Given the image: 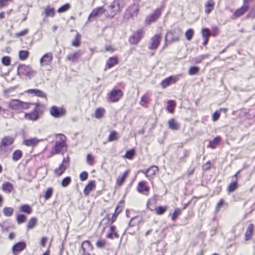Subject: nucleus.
I'll return each mask as SVG.
<instances>
[{"mask_svg": "<svg viewBox=\"0 0 255 255\" xmlns=\"http://www.w3.org/2000/svg\"><path fill=\"white\" fill-rule=\"evenodd\" d=\"M25 92L28 94H31L33 96H37L38 97L46 98V95L45 94V93L42 91L37 89H29L27 90Z\"/></svg>", "mask_w": 255, "mask_h": 255, "instance_id": "a878e982", "label": "nucleus"}, {"mask_svg": "<svg viewBox=\"0 0 255 255\" xmlns=\"http://www.w3.org/2000/svg\"><path fill=\"white\" fill-rule=\"evenodd\" d=\"M155 201L154 200H153L152 198H149L147 200L146 204L147 209H149L151 211H153V209L150 208V206H151L152 205L155 204Z\"/></svg>", "mask_w": 255, "mask_h": 255, "instance_id": "69168bd1", "label": "nucleus"}, {"mask_svg": "<svg viewBox=\"0 0 255 255\" xmlns=\"http://www.w3.org/2000/svg\"><path fill=\"white\" fill-rule=\"evenodd\" d=\"M53 60L52 54L50 52L45 53L40 59V63L41 66L49 65Z\"/></svg>", "mask_w": 255, "mask_h": 255, "instance_id": "5701e85b", "label": "nucleus"}, {"mask_svg": "<svg viewBox=\"0 0 255 255\" xmlns=\"http://www.w3.org/2000/svg\"><path fill=\"white\" fill-rule=\"evenodd\" d=\"M221 140L222 138L220 136L215 137L212 140L209 141L208 147L215 149L221 141Z\"/></svg>", "mask_w": 255, "mask_h": 255, "instance_id": "e433bc0d", "label": "nucleus"}, {"mask_svg": "<svg viewBox=\"0 0 255 255\" xmlns=\"http://www.w3.org/2000/svg\"><path fill=\"white\" fill-rule=\"evenodd\" d=\"M37 220L36 217H31L26 226L27 231L33 229L37 225Z\"/></svg>", "mask_w": 255, "mask_h": 255, "instance_id": "58836bf2", "label": "nucleus"}, {"mask_svg": "<svg viewBox=\"0 0 255 255\" xmlns=\"http://www.w3.org/2000/svg\"><path fill=\"white\" fill-rule=\"evenodd\" d=\"M29 55V52L28 50H21L18 52L19 59L22 61L26 60Z\"/></svg>", "mask_w": 255, "mask_h": 255, "instance_id": "de8ad7c7", "label": "nucleus"}, {"mask_svg": "<svg viewBox=\"0 0 255 255\" xmlns=\"http://www.w3.org/2000/svg\"><path fill=\"white\" fill-rule=\"evenodd\" d=\"M81 36L80 34L77 32L75 38L72 42V45L76 47L80 46L81 44Z\"/></svg>", "mask_w": 255, "mask_h": 255, "instance_id": "8fccbe9b", "label": "nucleus"}, {"mask_svg": "<svg viewBox=\"0 0 255 255\" xmlns=\"http://www.w3.org/2000/svg\"><path fill=\"white\" fill-rule=\"evenodd\" d=\"M103 13H105V9L103 6H99L94 8L88 16L87 22L92 21Z\"/></svg>", "mask_w": 255, "mask_h": 255, "instance_id": "a211bd4d", "label": "nucleus"}, {"mask_svg": "<svg viewBox=\"0 0 255 255\" xmlns=\"http://www.w3.org/2000/svg\"><path fill=\"white\" fill-rule=\"evenodd\" d=\"M162 40V34L161 33H156L154 34L149 39L148 43V49L149 50L155 51L159 46Z\"/></svg>", "mask_w": 255, "mask_h": 255, "instance_id": "f8f14e48", "label": "nucleus"}, {"mask_svg": "<svg viewBox=\"0 0 255 255\" xmlns=\"http://www.w3.org/2000/svg\"><path fill=\"white\" fill-rule=\"evenodd\" d=\"M54 149L57 154H63L67 151L65 135L59 134L56 136Z\"/></svg>", "mask_w": 255, "mask_h": 255, "instance_id": "7ed1b4c3", "label": "nucleus"}, {"mask_svg": "<svg viewBox=\"0 0 255 255\" xmlns=\"http://www.w3.org/2000/svg\"><path fill=\"white\" fill-rule=\"evenodd\" d=\"M87 162L90 165H93L94 164V157L90 154L87 155L86 158Z\"/></svg>", "mask_w": 255, "mask_h": 255, "instance_id": "0e129e2a", "label": "nucleus"}, {"mask_svg": "<svg viewBox=\"0 0 255 255\" xmlns=\"http://www.w3.org/2000/svg\"><path fill=\"white\" fill-rule=\"evenodd\" d=\"M167 209V206H160L156 207L154 209V211L156 215H162L166 212Z\"/></svg>", "mask_w": 255, "mask_h": 255, "instance_id": "a19ab883", "label": "nucleus"}, {"mask_svg": "<svg viewBox=\"0 0 255 255\" xmlns=\"http://www.w3.org/2000/svg\"><path fill=\"white\" fill-rule=\"evenodd\" d=\"M53 194V189L52 187L48 188L44 192L43 197L45 200L50 199Z\"/></svg>", "mask_w": 255, "mask_h": 255, "instance_id": "864d4df0", "label": "nucleus"}, {"mask_svg": "<svg viewBox=\"0 0 255 255\" xmlns=\"http://www.w3.org/2000/svg\"><path fill=\"white\" fill-rule=\"evenodd\" d=\"M106 244L107 242L105 239H100L97 241L96 243V246L98 248L102 249L105 247Z\"/></svg>", "mask_w": 255, "mask_h": 255, "instance_id": "6e6d98bb", "label": "nucleus"}, {"mask_svg": "<svg viewBox=\"0 0 255 255\" xmlns=\"http://www.w3.org/2000/svg\"><path fill=\"white\" fill-rule=\"evenodd\" d=\"M80 56V53L79 52H75L68 54L67 56L66 59V60L72 62H77L78 61Z\"/></svg>", "mask_w": 255, "mask_h": 255, "instance_id": "c9c22d12", "label": "nucleus"}, {"mask_svg": "<svg viewBox=\"0 0 255 255\" xmlns=\"http://www.w3.org/2000/svg\"><path fill=\"white\" fill-rule=\"evenodd\" d=\"M145 31L143 28L137 29L128 38V42L131 45H136L144 37Z\"/></svg>", "mask_w": 255, "mask_h": 255, "instance_id": "ddd939ff", "label": "nucleus"}, {"mask_svg": "<svg viewBox=\"0 0 255 255\" xmlns=\"http://www.w3.org/2000/svg\"><path fill=\"white\" fill-rule=\"evenodd\" d=\"M252 0H243V4L241 7H240V15L244 13L248 9L249 3Z\"/></svg>", "mask_w": 255, "mask_h": 255, "instance_id": "3c124183", "label": "nucleus"}, {"mask_svg": "<svg viewBox=\"0 0 255 255\" xmlns=\"http://www.w3.org/2000/svg\"><path fill=\"white\" fill-rule=\"evenodd\" d=\"M8 107L12 110L20 111L23 109H28L29 104L19 100H12L8 103Z\"/></svg>", "mask_w": 255, "mask_h": 255, "instance_id": "0eeeda50", "label": "nucleus"}, {"mask_svg": "<svg viewBox=\"0 0 255 255\" xmlns=\"http://www.w3.org/2000/svg\"><path fill=\"white\" fill-rule=\"evenodd\" d=\"M17 73L20 76H26L29 78L36 74V72L32 70L29 65L24 64H20L17 67Z\"/></svg>", "mask_w": 255, "mask_h": 255, "instance_id": "9b49d317", "label": "nucleus"}, {"mask_svg": "<svg viewBox=\"0 0 255 255\" xmlns=\"http://www.w3.org/2000/svg\"><path fill=\"white\" fill-rule=\"evenodd\" d=\"M14 141V138L9 136L3 137L0 142V147L2 148L3 147H5L11 145Z\"/></svg>", "mask_w": 255, "mask_h": 255, "instance_id": "bb28decb", "label": "nucleus"}, {"mask_svg": "<svg viewBox=\"0 0 255 255\" xmlns=\"http://www.w3.org/2000/svg\"><path fill=\"white\" fill-rule=\"evenodd\" d=\"M254 228V226L253 224H250L249 225L245 233L246 241H248L251 238Z\"/></svg>", "mask_w": 255, "mask_h": 255, "instance_id": "a18cd8bd", "label": "nucleus"}, {"mask_svg": "<svg viewBox=\"0 0 255 255\" xmlns=\"http://www.w3.org/2000/svg\"><path fill=\"white\" fill-rule=\"evenodd\" d=\"M239 171L231 177V182L227 187V191L228 193L233 192L238 187V174Z\"/></svg>", "mask_w": 255, "mask_h": 255, "instance_id": "412c9836", "label": "nucleus"}, {"mask_svg": "<svg viewBox=\"0 0 255 255\" xmlns=\"http://www.w3.org/2000/svg\"><path fill=\"white\" fill-rule=\"evenodd\" d=\"M215 1L213 0H208L205 3V12L209 14L214 9Z\"/></svg>", "mask_w": 255, "mask_h": 255, "instance_id": "7c9ffc66", "label": "nucleus"}, {"mask_svg": "<svg viewBox=\"0 0 255 255\" xmlns=\"http://www.w3.org/2000/svg\"><path fill=\"white\" fill-rule=\"evenodd\" d=\"M199 71V68L197 66H192L188 70V74L190 75H193L197 74Z\"/></svg>", "mask_w": 255, "mask_h": 255, "instance_id": "052dcab7", "label": "nucleus"}, {"mask_svg": "<svg viewBox=\"0 0 255 255\" xmlns=\"http://www.w3.org/2000/svg\"><path fill=\"white\" fill-rule=\"evenodd\" d=\"M1 189L4 193H10L13 191L14 186L10 182L7 181L2 184Z\"/></svg>", "mask_w": 255, "mask_h": 255, "instance_id": "c756f323", "label": "nucleus"}, {"mask_svg": "<svg viewBox=\"0 0 255 255\" xmlns=\"http://www.w3.org/2000/svg\"><path fill=\"white\" fill-rule=\"evenodd\" d=\"M22 151L20 149H17L13 152L12 159L14 161H17L22 158Z\"/></svg>", "mask_w": 255, "mask_h": 255, "instance_id": "37998d69", "label": "nucleus"}, {"mask_svg": "<svg viewBox=\"0 0 255 255\" xmlns=\"http://www.w3.org/2000/svg\"><path fill=\"white\" fill-rule=\"evenodd\" d=\"M106 110L105 108L100 107L97 108L93 115V117L96 119L101 120L105 117Z\"/></svg>", "mask_w": 255, "mask_h": 255, "instance_id": "393cba45", "label": "nucleus"}, {"mask_svg": "<svg viewBox=\"0 0 255 255\" xmlns=\"http://www.w3.org/2000/svg\"><path fill=\"white\" fill-rule=\"evenodd\" d=\"M49 113L51 116L55 118L64 117L66 114V110L63 107L52 106L49 109Z\"/></svg>", "mask_w": 255, "mask_h": 255, "instance_id": "dca6fc26", "label": "nucleus"}, {"mask_svg": "<svg viewBox=\"0 0 255 255\" xmlns=\"http://www.w3.org/2000/svg\"><path fill=\"white\" fill-rule=\"evenodd\" d=\"M135 155V151L133 148L127 150L124 156V158L132 160Z\"/></svg>", "mask_w": 255, "mask_h": 255, "instance_id": "09e8293b", "label": "nucleus"}, {"mask_svg": "<svg viewBox=\"0 0 255 255\" xmlns=\"http://www.w3.org/2000/svg\"><path fill=\"white\" fill-rule=\"evenodd\" d=\"M167 123L168 128L173 130H177L180 128V124L174 118L169 119Z\"/></svg>", "mask_w": 255, "mask_h": 255, "instance_id": "f704fd0d", "label": "nucleus"}, {"mask_svg": "<svg viewBox=\"0 0 255 255\" xmlns=\"http://www.w3.org/2000/svg\"><path fill=\"white\" fill-rule=\"evenodd\" d=\"M119 63V59L116 56H112L110 57L106 61V68L111 69L115 65L118 64Z\"/></svg>", "mask_w": 255, "mask_h": 255, "instance_id": "cd10ccee", "label": "nucleus"}, {"mask_svg": "<svg viewBox=\"0 0 255 255\" xmlns=\"http://www.w3.org/2000/svg\"><path fill=\"white\" fill-rule=\"evenodd\" d=\"M26 247V244L24 242H19L14 245L12 248V252L14 255L18 254L23 251Z\"/></svg>", "mask_w": 255, "mask_h": 255, "instance_id": "4be33fe9", "label": "nucleus"}, {"mask_svg": "<svg viewBox=\"0 0 255 255\" xmlns=\"http://www.w3.org/2000/svg\"><path fill=\"white\" fill-rule=\"evenodd\" d=\"M124 6V1L122 0H114L105 9V16L108 18H113L118 13L122 11Z\"/></svg>", "mask_w": 255, "mask_h": 255, "instance_id": "f257e3e1", "label": "nucleus"}, {"mask_svg": "<svg viewBox=\"0 0 255 255\" xmlns=\"http://www.w3.org/2000/svg\"><path fill=\"white\" fill-rule=\"evenodd\" d=\"M71 8V5L68 3H66L64 5H62L57 9V12L58 13H63L67 11Z\"/></svg>", "mask_w": 255, "mask_h": 255, "instance_id": "603ef678", "label": "nucleus"}, {"mask_svg": "<svg viewBox=\"0 0 255 255\" xmlns=\"http://www.w3.org/2000/svg\"><path fill=\"white\" fill-rule=\"evenodd\" d=\"M125 206V201L124 200H122L119 201L112 215L111 216L110 214H107L105 217L102 219L100 224L104 221L107 222L108 224H113L115 223L117 221L119 215L123 211Z\"/></svg>", "mask_w": 255, "mask_h": 255, "instance_id": "f03ea898", "label": "nucleus"}, {"mask_svg": "<svg viewBox=\"0 0 255 255\" xmlns=\"http://www.w3.org/2000/svg\"><path fill=\"white\" fill-rule=\"evenodd\" d=\"M104 223L105 226L103 228V231H104L106 228L109 227L106 238L111 240L118 239L120 237V235L117 232V227L116 226L113 225V224H108L107 222L104 221L102 222L101 225Z\"/></svg>", "mask_w": 255, "mask_h": 255, "instance_id": "1a4fd4ad", "label": "nucleus"}, {"mask_svg": "<svg viewBox=\"0 0 255 255\" xmlns=\"http://www.w3.org/2000/svg\"><path fill=\"white\" fill-rule=\"evenodd\" d=\"M16 221L18 224H21L27 220L26 217L22 214H17L16 216Z\"/></svg>", "mask_w": 255, "mask_h": 255, "instance_id": "5fc2aeb1", "label": "nucleus"}, {"mask_svg": "<svg viewBox=\"0 0 255 255\" xmlns=\"http://www.w3.org/2000/svg\"><path fill=\"white\" fill-rule=\"evenodd\" d=\"M96 183L95 180L89 181L86 186L85 187L83 193L85 196H88L90 192L96 189Z\"/></svg>", "mask_w": 255, "mask_h": 255, "instance_id": "b1692460", "label": "nucleus"}, {"mask_svg": "<svg viewBox=\"0 0 255 255\" xmlns=\"http://www.w3.org/2000/svg\"><path fill=\"white\" fill-rule=\"evenodd\" d=\"M2 213L4 216L10 217L14 213V208L10 207H4L2 210Z\"/></svg>", "mask_w": 255, "mask_h": 255, "instance_id": "79ce46f5", "label": "nucleus"}, {"mask_svg": "<svg viewBox=\"0 0 255 255\" xmlns=\"http://www.w3.org/2000/svg\"><path fill=\"white\" fill-rule=\"evenodd\" d=\"M162 10V7L156 8L151 13L146 16L144 23L146 25H149L157 21L161 16Z\"/></svg>", "mask_w": 255, "mask_h": 255, "instance_id": "423d86ee", "label": "nucleus"}, {"mask_svg": "<svg viewBox=\"0 0 255 255\" xmlns=\"http://www.w3.org/2000/svg\"><path fill=\"white\" fill-rule=\"evenodd\" d=\"M182 212V209H181L180 208H176L174 210L173 212H170L169 214L168 217L170 218L172 221H175L178 217L181 215Z\"/></svg>", "mask_w": 255, "mask_h": 255, "instance_id": "72a5a7b5", "label": "nucleus"}, {"mask_svg": "<svg viewBox=\"0 0 255 255\" xmlns=\"http://www.w3.org/2000/svg\"><path fill=\"white\" fill-rule=\"evenodd\" d=\"M201 34L203 38H209L211 35L210 30L207 28H204L202 29Z\"/></svg>", "mask_w": 255, "mask_h": 255, "instance_id": "13d9d810", "label": "nucleus"}, {"mask_svg": "<svg viewBox=\"0 0 255 255\" xmlns=\"http://www.w3.org/2000/svg\"><path fill=\"white\" fill-rule=\"evenodd\" d=\"M194 30L192 29H188L185 33V37L187 40H190L194 35Z\"/></svg>", "mask_w": 255, "mask_h": 255, "instance_id": "bf43d9fd", "label": "nucleus"}, {"mask_svg": "<svg viewBox=\"0 0 255 255\" xmlns=\"http://www.w3.org/2000/svg\"><path fill=\"white\" fill-rule=\"evenodd\" d=\"M120 137L118 132L116 130H112L107 138V142L117 141Z\"/></svg>", "mask_w": 255, "mask_h": 255, "instance_id": "4c0bfd02", "label": "nucleus"}, {"mask_svg": "<svg viewBox=\"0 0 255 255\" xmlns=\"http://www.w3.org/2000/svg\"><path fill=\"white\" fill-rule=\"evenodd\" d=\"M130 173V170L129 169L120 173L116 179L115 188L118 189L121 187L127 181Z\"/></svg>", "mask_w": 255, "mask_h": 255, "instance_id": "2eb2a0df", "label": "nucleus"}, {"mask_svg": "<svg viewBox=\"0 0 255 255\" xmlns=\"http://www.w3.org/2000/svg\"><path fill=\"white\" fill-rule=\"evenodd\" d=\"M33 105L35 106V107L33 111L25 113L24 118L27 120L37 121L39 117V115L43 113L44 107L43 105L37 103H34Z\"/></svg>", "mask_w": 255, "mask_h": 255, "instance_id": "20e7f679", "label": "nucleus"}, {"mask_svg": "<svg viewBox=\"0 0 255 255\" xmlns=\"http://www.w3.org/2000/svg\"><path fill=\"white\" fill-rule=\"evenodd\" d=\"M72 179L71 177L67 176L64 178L61 181V185L63 187H66L71 183Z\"/></svg>", "mask_w": 255, "mask_h": 255, "instance_id": "4d7b16f0", "label": "nucleus"}, {"mask_svg": "<svg viewBox=\"0 0 255 255\" xmlns=\"http://www.w3.org/2000/svg\"><path fill=\"white\" fill-rule=\"evenodd\" d=\"M150 101L151 99L149 96L146 95H143L140 98L139 103L141 106L146 108Z\"/></svg>", "mask_w": 255, "mask_h": 255, "instance_id": "ea45409f", "label": "nucleus"}, {"mask_svg": "<svg viewBox=\"0 0 255 255\" xmlns=\"http://www.w3.org/2000/svg\"><path fill=\"white\" fill-rule=\"evenodd\" d=\"M159 167L156 165H151L146 170H142L140 172L143 173L147 179L151 183L153 182V179L159 173Z\"/></svg>", "mask_w": 255, "mask_h": 255, "instance_id": "6e6552de", "label": "nucleus"}, {"mask_svg": "<svg viewBox=\"0 0 255 255\" xmlns=\"http://www.w3.org/2000/svg\"><path fill=\"white\" fill-rule=\"evenodd\" d=\"M1 62L4 65L8 66L10 64L11 60L8 56H5L2 58Z\"/></svg>", "mask_w": 255, "mask_h": 255, "instance_id": "680f3d73", "label": "nucleus"}, {"mask_svg": "<svg viewBox=\"0 0 255 255\" xmlns=\"http://www.w3.org/2000/svg\"><path fill=\"white\" fill-rule=\"evenodd\" d=\"M136 190L138 193L147 196L149 194L150 187L146 181L142 180L137 183Z\"/></svg>", "mask_w": 255, "mask_h": 255, "instance_id": "4468645a", "label": "nucleus"}, {"mask_svg": "<svg viewBox=\"0 0 255 255\" xmlns=\"http://www.w3.org/2000/svg\"><path fill=\"white\" fill-rule=\"evenodd\" d=\"M124 95V93L122 90L115 88H113L107 94L109 100L111 103L119 102L123 98Z\"/></svg>", "mask_w": 255, "mask_h": 255, "instance_id": "9d476101", "label": "nucleus"}, {"mask_svg": "<svg viewBox=\"0 0 255 255\" xmlns=\"http://www.w3.org/2000/svg\"><path fill=\"white\" fill-rule=\"evenodd\" d=\"M70 165V158L69 156L64 157L62 162L54 170V175L56 177L62 176L66 171L67 168Z\"/></svg>", "mask_w": 255, "mask_h": 255, "instance_id": "39448f33", "label": "nucleus"}, {"mask_svg": "<svg viewBox=\"0 0 255 255\" xmlns=\"http://www.w3.org/2000/svg\"><path fill=\"white\" fill-rule=\"evenodd\" d=\"M212 164L210 161H208L203 165L202 169L204 171H207L211 169Z\"/></svg>", "mask_w": 255, "mask_h": 255, "instance_id": "774afa93", "label": "nucleus"}, {"mask_svg": "<svg viewBox=\"0 0 255 255\" xmlns=\"http://www.w3.org/2000/svg\"><path fill=\"white\" fill-rule=\"evenodd\" d=\"M19 210L20 212L25 213L26 214L29 215L32 213V208L28 204H22L19 207Z\"/></svg>", "mask_w": 255, "mask_h": 255, "instance_id": "473e14b6", "label": "nucleus"}, {"mask_svg": "<svg viewBox=\"0 0 255 255\" xmlns=\"http://www.w3.org/2000/svg\"><path fill=\"white\" fill-rule=\"evenodd\" d=\"M180 78V75H171L161 81L160 85L162 89H165L171 84H175Z\"/></svg>", "mask_w": 255, "mask_h": 255, "instance_id": "f3484780", "label": "nucleus"}, {"mask_svg": "<svg viewBox=\"0 0 255 255\" xmlns=\"http://www.w3.org/2000/svg\"><path fill=\"white\" fill-rule=\"evenodd\" d=\"M221 115V113L219 110L216 111L212 115V120L213 122H216L219 120Z\"/></svg>", "mask_w": 255, "mask_h": 255, "instance_id": "338daca9", "label": "nucleus"}, {"mask_svg": "<svg viewBox=\"0 0 255 255\" xmlns=\"http://www.w3.org/2000/svg\"><path fill=\"white\" fill-rule=\"evenodd\" d=\"M42 15L46 18H53L56 15V10L52 5L48 4L44 8Z\"/></svg>", "mask_w": 255, "mask_h": 255, "instance_id": "aec40b11", "label": "nucleus"}, {"mask_svg": "<svg viewBox=\"0 0 255 255\" xmlns=\"http://www.w3.org/2000/svg\"><path fill=\"white\" fill-rule=\"evenodd\" d=\"M82 250V255H91L89 253L94 249V247L89 240L83 241L81 246Z\"/></svg>", "mask_w": 255, "mask_h": 255, "instance_id": "6ab92c4d", "label": "nucleus"}, {"mask_svg": "<svg viewBox=\"0 0 255 255\" xmlns=\"http://www.w3.org/2000/svg\"><path fill=\"white\" fill-rule=\"evenodd\" d=\"M167 106L166 108L167 110L170 113H173L175 108L176 107V103L173 100H168L167 101Z\"/></svg>", "mask_w": 255, "mask_h": 255, "instance_id": "49530a36", "label": "nucleus"}, {"mask_svg": "<svg viewBox=\"0 0 255 255\" xmlns=\"http://www.w3.org/2000/svg\"><path fill=\"white\" fill-rule=\"evenodd\" d=\"M39 141L40 140L36 138H31L24 140L23 141V144L27 146L34 147L36 146Z\"/></svg>", "mask_w": 255, "mask_h": 255, "instance_id": "2f4dec72", "label": "nucleus"}, {"mask_svg": "<svg viewBox=\"0 0 255 255\" xmlns=\"http://www.w3.org/2000/svg\"><path fill=\"white\" fill-rule=\"evenodd\" d=\"M142 221V218L140 216H136L132 218L128 223V227H138Z\"/></svg>", "mask_w": 255, "mask_h": 255, "instance_id": "c85d7f7f", "label": "nucleus"}, {"mask_svg": "<svg viewBox=\"0 0 255 255\" xmlns=\"http://www.w3.org/2000/svg\"><path fill=\"white\" fill-rule=\"evenodd\" d=\"M228 204L225 202V200L223 199H220L219 202L216 204L215 208V213H218L221 208L224 206H227Z\"/></svg>", "mask_w": 255, "mask_h": 255, "instance_id": "c03bdc74", "label": "nucleus"}, {"mask_svg": "<svg viewBox=\"0 0 255 255\" xmlns=\"http://www.w3.org/2000/svg\"><path fill=\"white\" fill-rule=\"evenodd\" d=\"M88 173L86 171L82 172L79 175L80 179L81 181H84L86 180L88 178Z\"/></svg>", "mask_w": 255, "mask_h": 255, "instance_id": "e2e57ef3", "label": "nucleus"}]
</instances>
